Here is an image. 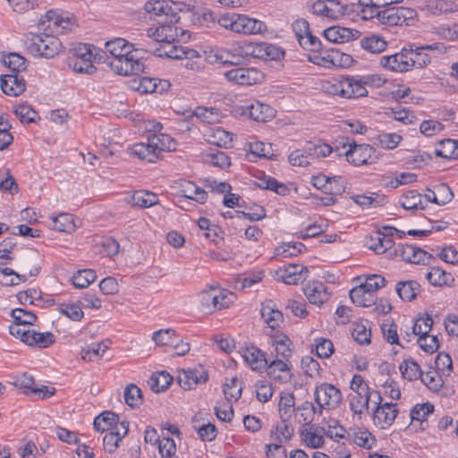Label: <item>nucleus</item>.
I'll list each match as a JSON object with an SVG mask.
<instances>
[{"instance_id":"1","label":"nucleus","mask_w":458,"mask_h":458,"mask_svg":"<svg viewBox=\"0 0 458 458\" xmlns=\"http://www.w3.org/2000/svg\"><path fill=\"white\" fill-rule=\"evenodd\" d=\"M105 49L112 55L109 64L118 74L130 76L144 71L141 49L134 48V45L124 38H116L106 41Z\"/></svg>"},{"instance_id":"2","label":"nucleus","mask_w":458,"mask_h":458,"mask_svg":"<svg viewBox=\"0 0 458 458\" xmlns=\"http://www.w3.org/2000/svg\"><path fill=\"white\" fill-rule=\"evenodd\" d=\"M176 148L175 140L166 133L148 134L147 142H139L130 148L131 156L140 160L154 163L159 159L163 152Z\"/></svg>"},{"instance_id":"3","label":"nucleus","mask_w":458,"mask_h":458,"mask_svg":"<svg viewBox=\"0 0 458 458\" xmlns=\"http://www.w3.org/2000/svg\"><path fill=\"white\" fill-rule=\"evenodd\" d=\"M323 90L344 98H358L368 94L365 82L352 76H342L323 84Z\"/></svg>"},{"instance_id":"4","label":"nucleus","mask_w":458,"mask_h":458,"mask_svg":"<svg viewBox=\"0 0 458 458\" xmlns=\"http://www.w3.org/2000/svg\"><path fill=\"white\" fill-rule=\"evenodd\" d=\"M25 44L29 53L33 56L45 58L55 57L63 48L58 38L46 33L30 34L27 37Z\"/></svg>"},{"instance_id":"5","label":"nucleus","mask_w":458,"mask_h":458,"mask_svg":"<svg viewBox=\"0 0 458 458\" xmlns=\"http://www.w3.org/2000/svg\"><path fill=\"white\" fill-rule=\"evenodd\" d=\"M95 48L92 45L79 44L73 48L70 49L71 56H69L68 65L75 72L92 74L96 72V67L93 61L96 56L93 55L92 50Z\"/></svg>"},{"instance_id":"6","label":"nucleus","mask_w":458,"mask_h":458,"mask_svg":"<svg viewBox=\"0 0 458 458\" xmlns=\"http://www.w3.org/2000/svg\"><path fill=\"white\" fill-rule=\"evenodd\" d=\"M372 420L377 428L386 429L393 425L399 412L397 403H383L380 393L374 394Z\"/></svg>"},{"instance_id":"7","label":"nucleus","mask_w":458,"mask_h":458,"mask_svg":"<svg viewBox=\"0 0 458 458\" xmlns=\"http://www.w3.org/2000/svg\"><path fill=\"white\" fill-rule=\"evenodd\" d=\"M343 148H346V160L355 166L372 164L377 158L375 148L369 144H357L354 140H347L343 143Z\"/></svg>"},{"instance_id":"8","label":"nucleus","mask_w":458,"mask_h":458,"mask_svg":"<svg viewBox=\"0 0 458 458\" xmlns=\"http://www.w3.org/2000/svg\"><path fill=\"white\" fill-rule=\"evenodd\" d=\"M200 303L207 312L228 308L233 302V293L225 289L210 288L200 293Z\"/></svg>"},{"instance_id":"9","label":"nucleus","mask_w":458,"mask_h":458,"mask_svg":"<svg viewBox=\"0 0 458 458\" xmlns=\"http://www.w3.org/2000/svg\"><path fill=\"white\" fill-rule=\"evenodd\" d=\"M315 402L318 405V413L324 409L334 410L337 408L343 400V395L336 386L328 383L317 386L314 391Z\"/></svg>"},{"instance_id":"10","label":"nucleus","mask_w":458,"mask_h":458,"mask_svg":"<svg viewBox=\"0 0 458 458\" xmlns=\"http://www.w3.org/2000/svg\"><path fill=\"white\" fill-rule=\"evenodd\" d=\"M247 47L248 42L230 48H216L213 50V57L219 64L238 66L242 64L250 55L246 51Z\"/></svg>"},{"instance_id":"11","label":"nucleus","mask_w":458,"mask_h":458,"mask_svg":"<svg viewBox=\"0 0 458 458\" xmlns=\"http://www.w3.org/2000/svg\"><path fill=\"white\" fill-rule=\"evenodd\" d=\"M249 56L265 61H277L284 56V50L268 42H248Z\"/></svg>"},{"instance_id":"12","label":"nucleus","mask_w":458,"mask_h":458,"mask_svg":"<svg viewBox=\"0 0 458 458\" xmlns=\"http://www.w3.org/2000/svg\"><path fill=\"white\" fill-rule=\"evenodd\" d=\"M173 18L175 22L171 19L170 22L159 21L157 27H150L148 30V36L158 43L177 41L179 30L182 33V30L176 25L178 18H176L175 15H174Z\"/></svg>"},{"instance_id":"13","label":"nucleus","mask_w":458,"mask_h":458,"mask_svg":"<svg viewBox=\"0 0 458 458\" xmlns=\"http://www.w3.org/2000/svg\"><path fill=\"white\" fill-rule=\"evenodd\" d=\"M225 77L239 85H252L260 82L264 75L255 68L237 67L225 72Z\"/></svg>"},{"instance_id":"14","label":"nucleus","mask_w":458,"mask_h":458,"mask_svg":"<svg viewBox=\"0 0 458 458\" xmlns=\"http://www.w3.org/2000/svg\"><path fill=\"white\" fill-rule=\"evenodd\" d=\"M412 10L399 7V6H387L385 9H381L379 14V22L388 26H402L408 24V14H411Z\"/></svg>"},{"instance_id":"15","label":"nucleus","mask_w":458,"mask_h":458,"mask_svg":"<svg viewBox=\"0 0 458 458\" xmlns=\"http://www.w3.org/2000/svg\"><path fill=\"white\" fill-rule=\"evenodd\" d=\"M376 393L379 392L370 388L353 392V394L349 396V406L351 411L356 415H362L365 411L369 410V403L371 402L373 404V399H375L374 394Z\"/></svg>"},{"instance_id":"16","label":"nucleus","mask_w":458,"mask_h":458,"mask_svg":"<svg viewBox=\"0 0 458 458\" xmlns=\"http://www.w3.org/2000/svg\"><path fill=\"white\" fill-rule=\"evenodd\" d=\"M302 290L308 301L314 305L321 306L330 298L327 286L321 281H308Z\"/></svg>"},{"instance_id":"17","label":"nucleus","mask_w":458,"mask_h":458,"mask_svg":"<svg viewBox=\"0 0 458 458\" xmlns=\"http://www.w3.org/2000/svg\"><path fill=\"white\" fill-rule=\"evenodd\" d=\"M277 276L286 284H297L307 278L309 270L307 267L290 263L277 270Z\"/></svg>"},{"instance_id":"18","label":"nucleus","mask_w":458,"mask_h":458,"mask_svg":"<svg viewBox=\"0 0 458 458\" xmlns=\"http://www.w3.org/2000/svg\"><path fill=\"white\" fill-rule=\"evenodd\" d=\"M0 86L5 95L17 97L25 91L26 81L19 73H6L1 76Z\"/></svg>"},{"instance_id":"19","label":"nucleus","mask_w":458,"mask_h":458,"mask_svg":"<svg viewBox=\"0 0 458 458\" xmlns=\"http://www.w3.org/2000/svg\"><path fill=\"white\" fill-rule=\"evenodd\" d=\"M208 374L203 368L182 369L178 375V383L185 390H191L199 384L206 383Z\"/></svg>"},{"instance_id":"20","label":"nucleus","mask_w":458,"mask_h":458,"mask_svg":"<svg viewBox=\"0 0 458 458\" xmlns=\"http://www.w3.org/2000/svg\"><path fill=\"white\" fill-rule=\"evenodd\" d=\"M323 35L328 42L342 44L357 39L360 36V32L346 27L332 26L326 29Z\"/></svg>"},{"instance_id":"21","label":"nucleus","mask_w":458,"mask_h":458,"mask_svg":"<svg viewBox=\"0 0 458 458\" xmlns=\"http://www.w3.org/2000/svg\"><path fill=\"white\" fill-rule=\"evenodd\" d=\"M437 48V44L416 47L414 49L412 48V47L407 48V57L409 61L410 70L413 68H422L429 64L431 58L428 55V54L426 53V50H434Z\"/></svg>"},{"instance_id":"22","label":"nucleus","mask_w":458,"mask_h":458,"mask_svg":"<svg viewBox=\"0 0 458 458\" xmlns=\"http://www.w3.org/2000/svg\"><path fill=\"white\" fill-rule=\"evenodd\" d=\"M267 360V367L265 368L267 375L276 381H286L292 367L290 360L280 358L272 359V357H268Z\"/></svg>"},{"instance_id":"23","label":"nucleus","mask_w":458,"mask_h":458,"mask_svg":"<svg viewBox=\"0 0 458 458\" xmlns=\"http://www.w3.org/2000/svg\"><path fill=\"white\" fill-rule=\"evenodd\" d=\"M129 432V422L123 420L119 423V427L116 426L114 430L106 433L103 438V445L106 452L114 454L118 446L119 443Z\"/></svg>"},{"instance_id":"24","label":"nucleus","mask_w":458,"mask_h":458,"mask_svg":"<svg viewBox=\"0 0 458 458\" xmlns=\"http://www.w3.org/2000/svg\"><path fill=\"white\" fill-rule=\"evenodd\" d=\"M324 433L325 427L312 424L303 426L301 431V437L306 446L315 449L323 446L325 443Z\"/></svg>"},{"instance_id":"25","label":"nucleus","mask_w":458,"mask_h":458,"mask_svg":"<svg viewBox=\"0 0 458 458\" xmlns=\"http://www.w3.org/2000/svg\"><path fill=\"white\" fill-rule=\"evenodd\" d=\"M340 51L335 48H327L326 46L323 47V50H318L314 55L309 56V60L320 66L330 68L332 66H337L341 64V59H339Z\"/></svg>"},{"instance_id":"26","label":"nucleus","mask_w":458,"mask_h":458,"mask_svg":"<svg viewBox=\"0 0 458 458\" xmlns=\"http://www.w3.org/2000/svg\"><path fill=\"white\" fill-rule=\"evenodd\" d=\"M340 51L335 48H327L326 46L323 47V50H318L314 55L309 56V60L320 66L330 68L332 66H337L341 64V59H339Z\"/></svg>"},{"instance_id":"27","label":"nucleus","mask_w":458,"mask_h":458,"mask_svg":"<svg viewBox=\"0 0 458 458\" xmlns=\"http://www.w3.org/2000/svg\"><path fill=\"white\" fill-rule=\"evenodd\" d=\"M380 64L393 72H408L410 71L409 61L407 57V48L403 47L400 53L394 55L382 56Z\"/></svg>"},{"instance_id":"28","label":"nucleus","mask_w":458,"mask_h":458,"mask_svg":"<svg viewBox=\"0 0 458 458\" xmlns=\"http://www.w3.org/2000/svg\"><path fill=\"white\" fill-rule=\"evenodd\" d=\"M267 30V25L264 21L250 18L245 14H238L237 31L245 35L262 34Z\"/></svg>"},{"instance_id":"29","label":"nucleus","mask_w":458,"mask_h":458,"mask_svg":"<svg viewBox=\"0 0 458 458\" xmlns=\"http://www.w3.org/2000/svg\"><path fill=\"white\" fill-rule=\"evenodd\" d=\"M310 9L316 15L336 19L340 14L341 6L336 0H316L310 4Z\"/></svg>"},{"instance_id":"30","label":"nucleus","mask_w":458,"mask_h":458,"mask_svg":"<svg viewBox=\"0 0 458 458\" xmlns=\"http://www.w3.org/2000/svg\"><path fill=\"white\" fill-rule=\"evenodd\" d=\"M270 339L271 344L275 348L276 358L289 360L292 357V341L286 335L276 332L270 335Z\"/></svg>"},{"instance_id":"31","label":"nucleus","mask_w":458,"mask_h":458,"mask_svg":"<svg viewBox=\"0 0 458 458\" xmlns=\"http://www.w3.org/2000/svg\"><path fill=\"white\" fill-rule=\"evenodd\" d=\"M242 357L253 370L260 371L267 367L268 357L256 346L247 347L243 351Z\"/></svg>"},{"instance_id":"32","label":"nucleus","mask_w":458,"mask_h":458,"mask_svg":"<svg viewBox=\"0 0 458 458\" xmlns=\"http://www.w3.org/2000/svg\"><path fill=\"white\" fill-rule=\"evenodd\" d=\"M294 428L290 420L281 419L270 430V438L272 441L284 444L290 441L293 436Z\"/></svg>"},{"instance_id":"33","label":"nucleus","mask_w":458,"mask_h":458,"mask_svg":"<svg viewBox=\"0 0 458 458\" xmlns=\"http://www.w3.org/2000/svg\"><path fill=\"white\" fill-rule=\"evenodd\" d=\"M347 437V441L366 449L372 448L376 443L374 436L365 428H351Z\"/></svg>"},{"instance_id":"34","label":"nucleus","mask_w":458,"mask_h":458,"mask_svg":"<svg viewBox=\"0 0 458 458\" xmlns=\"http://www.w3.org/2000/svg\"><path fill=\"white\" fill-rule=\"evenodd\" d=\"M243 113L257 122H267L268 119L274 117V109L268 105L262 104L259 101L247 106Z\"/></svg>"},{"instance_id":"35","label":"nucleus","mask_w":458,"mask_h":458,"mask_svg":"<svg viewBox=\"0 0 458 458\" xmlns=\"http://www.w3.org/2000/svg\"><path fill=\"white\" fill-rule=\"evenodd\" d=\"M261 317L265 323L272 329L277 328L284 321L283 313L275 308L271 301L262 304L260 310Z\"/></svg>"},{"instance_id":"36","label":"nucleus","mask_w":458,"mask_h":458,"mask_svg":"<svg viewBox=\"0 0 458 458\" xmlns=\"http://www.w3.org/2000/svg\"><path fill=\"white\" fill-rule=\"evenodd\" d=\"M192 117H196L203 123L215 124L221 121L223 115L219 109L215 107L197 106L191 113Z\"/></svg>"},{"instance_id":"37","label":"nucleus","mask_w":458,"mask_h":458,"mask_svg":"<svg viewBox=\"0 0 458 458\" xmlns=\"http://www.w3.org/2000/svg\"><path fill=\"white\" fill-rule=\"evenodd\" d=\"M132 207H137L140 208H148L157 205L159 203L158 196L149 191H136L131 197V201Z\"/></svg>"},{"instance_id":"38","label":"nucleus","mask_w":458,"mask_h":458,"mask_svg":"<svg viewBox=\"0 0 458 458\" xmlns=\"http://www.w3.org/2000/svg\"><path fill=\"white\" fill-rule=\"evenodd\" d=\"M425 6L432 15L454 13L458 10L456 3L452 0H428Z\"/></svg>"},{"instance_id":"39","label":"nucleus","mask_w":458,"mask_h":458,"mask_svg":"<svg viewBox=\"0 0 458 458\" xmlns=\"http://www.w3.org/2000/svg\"><path fill=\"white\" fill-rule=\"evenodd\" d=\"M210 144L220 148H228L232 145L233 135L221 127L210 128L206 134Z\"/></svg>"},{"instance_id":"40","label":"nucleus","mask_w":458,"mask_h":458,"mask_svg":"<svg viewBox=\"0 0 458 458\" xmlns=\"http://www.w3.org/2000/svg\"><path fill=\"white\" fill-rule=\"evenodd\" d=\"M368 247L377 254L391 250L394 243L392 238H385L380 232H374L367 241Z\"/></svg>"},{"instance_id":"41","label":"nucleus","mask_w":458,"mask_h":458,"mask_svg":"<svg viewBox=\"0 0 458 458\" xmlns=\"http://www.w3.org/2000/svg\"><path fill=\"white\" fill-rule=\"evenodd\" d=\"M350 299L354 304L362 307H370L375 303V294L369 292L363 284L350 291Z\"/></svg>"},{"instance_id":"42","label":"nucleus","mask_w":458,"mask_h":458,"mask_svg":"<svg viewBox=\"0 0 458 458\" xmlns=\"http://www.w3.org/2000/svg\"><path fill=\"white\" fill-rule=\"evenodd\" d=\"M395 291L403 301H411L420 292V284L413 280L399 282L396 284Z\"/></svg>"},{"instance_id":"43","label":"nucleus","mask_w":458,"mask_h":458,"mask_svg":"<svg viewBox=\"0 0 458 458\" xmlns=\"http://www.w3.org/2000/svg\"><path fill=\"white\" fill-rule=\"evenodd\" d=\"M49 225L54 230L69 233L76 229L73 216L69 213H61L56 216H52Z\"/></svg>"},{"instance_id":"44","label":"nucleus","mask_w":458,"mask_h":458,"mask_svg":"<svg viewBox=\"0 0 458 458\" xmlns=\"http://www.w3.org/2000/svg\"><path fill=\"white\" fill-rule=\"evenodd\" d=\"M360 45L369 53L379 54L386 49L387 43L382 36L370 34L362 38L360 41Z\"/></svg>"},{"instance_id":"45","label":"nucleus","mask_w":458,"mask_h":458,"mask_svg":"<svg viewBox=\"0 0 458 458\" xmlns=\"http://www.w3.org/2000/svg\"><path fill=\"white\" fill-rule=\"evenodd\" d=\"M435 153L437 157L445 159H458V140L453 139L440 140Z\"/></svg>"},{"instance_id":"46","label":"nucleus","mask_w":458,"mask_h":458,"mask_svg":"<svg viewBox=\"0 0 458 458\" xmlns=\"http://www.w3.org/2000/svg\"><path fill=\"white\" fill-rule=\"evenodd\" d=\"M429 284L434 286H451L454 282V276L439 267H432L426 275Z\"/></svg>"},{"instance_id":"47","label":"nucleus","mask_w":458,"mask_h":458,"mask_svg":"<svg viewBox=\"0 0 458 458\" xmlns=\"http://www.w3.org/2000/svg\"><path fill=\"white\" fill-rule=\"evenodd\" d=\"M55 342V336L51 332L39 333L34 329L30 330L27 344L40 349L47 348Z\"/></svg>"},{"instance_id":"48","label":"nucleus","mask_w":458,"mask_h":458,"mask_svg":"<svg viewBox=\"0 0 458 458\" xmlns=\"http://www.w3.org/2000/svg\"><path fill=\"white\" fill-rule=\"evenodd\" d=\"M400 205L407 210H423L426 205L422 200V195L416 191H409L400 199Z\"/></svg>"},{"instance_id":"49","label":"nucleus","mask_w":458,"mask_h":458,"mask_svg":"<svg viewBox=\"0 0 458 458\" xmlns=\"http://www.w3.org/2000/svg\"><path fill=\"white\" fill-rule=\"evenodd\" d=\"M295 398L292 392H281L278 403L281 419L290 420L295 411Z\"/></svg>"},{"instance_id":"50","label":"nucleus","mask_w":458,"mask_h":458,"mask_svg":"<svg viewBox=\"0 0 458 458\" xmlns=\"http://www.w3.org/2000/svg\"><path fill=\"white\" fill-rule=\"evenodd\" d=\"M119 423V417L112 411H104L94 420L93 426L97 431L104 432L108 430L114 425Z\"/></svg>"},{"instance_id":"51","label":"nucleus","mask_w":458,"mask_h":458,"mask_svg":"<svg viewBox=\"0 0 458 458\" xmlns=\"http://www.w3.org/2000/svg\"><path fill=\"white\" fill-rule=\"evenodd\" d=\"M173 382V377L166 371H157L152 374L149 385L156 393L165 391Z\"/></svg>"},{"instance_id":"52","label":"nucleus","mask_w":458,"mask_h":458,"mask_svg":"<svg viewBox=\"0 0 458 458\" xmlns=\"http://www.w3.org/2000/svg\"><path fill=\"white\" fill-rule=\"evenodd\" d=\"M182 197L204 204L208 199V192L194 182H189L182 190Z\"/></svg>"},{"instance_id":"53","label":"nucleus","mask_w":458,"mask_h":458,"mask_svg":"<svg viewBox=\"0 0 458 458\" xmlns=\"http://www.w3.org/2000/svg\"><path fill=\"white\" fill-rule=\"evenodd\" d=\"M4 64L8 68L9 72L8 73H19L21 74V72H24L26 70V59L16 54V53H10L7 55L4 56L3 59Z\"/></svg>"},{"instance_id":"54","label":"nucleus","mask_w":458,"mask_h":458,"mask_svg":"<svg viewBox=\"0 0 458 458\" xmlns=\"http://www.w3.org/2000/svg\"><path fill=\"white\" fill-rule=\"evenodd\" d=\"M399 369L403 377L409 381L417 380L422 373L420 365L411 359L401 362Z\"/></svg>"},{"instance_id":"55","label":"nucleus","mask_w":458,"mask_h":458,"mask_svg":"<svg viewBox=\"0 0 458 458\" xmlns=\"http://www.w3.org/2000/svg\"><path fill=\"white\" fill-rule=\"evenodd\" d=\"M97 279L96 271L93 269L78 270L72 276V282L74 287L84 289Z\"/></svg>"},{"instance_id":"56","label":"nucleus","mask_w":458,"mask_h":458,"mask_svg":"<svg viewBox=\"0 0 458 458\" xmlns=\"http://www.w3.org/2000/svg\"><path fill=\"white\" fill-rule=\"evenodd\" d=\"M347 433L346 429L339 424L338 420H332L325 427L324 435L339 444L341 440L348 439Z\"/></svg>"},{"instance_id":"57","label":"nucleus","mask_w":458,"mask_h":458,"mask_svg":"<svg viewBox=\"0 0 458 458\" xmlns=\"http://www.w3.org/2000/svg\"><path fill=\"white\" fill-rule=\"evenodd\" d=\"M26 280L25 275H20L10 267L0 269V284L4 286L18 285Z\"/></svg>"},{"instance_id":"58","label":"nucleus","mask_w":458,"mask_h":458,"mask_svg":"<svg viewBox=\"0 0 458 458\" xmlns=\"http://www.w3.org/2000/svg\"><path fill=\"white\" fill-rule=\"evenodd\" d=\"M351 199L359 206H360L362 208H369L372 207H378L381 206L384 198L380 197L379 195L376 193H372L369 196L363 195V194H357L351 197Z\"/></svg>"},{"instance_id":"59","label":"nucleus","mask_w":458,"mask_h":458,"mask_svg":"<svg viewBox=\"0 0 458 458\" xmlns=\"http://www.w3.org/2000/svg\"><path fill=\"white\" fill-rule=\"evenodd\" d=\"M124 400L131 408L140 406L142 403L141 389L134 384H130L124 389Z\"/></svg>"},{"instance_id":"60","label":"nucleus","mask_w":458,"mask_h":458,"mask_svg":"<svg viewBox=\"0 0 458 458\" xmlns=\"http://www.w3.org/2000/svg\"><path fill=\"white\" fill-rule=\"evenodd\" d=\"M434 411V405L429 403L416 404L411 410L410 416L411 420H418L420 422L427 421L428 417Z\"/></svg>"},{"instance_id":"61","label":"nucleus","mask_w":458,"mask_h":458,"mask_svg":"<svg viewBox=\"0 0 458 458\" xmlns=\"http://www.w3.org/2000/svg\"><path fill=\"white\" fill-rule=\"evenodd\" d=\"M11 317L13 318V322L19 323L23 327L31 326L37 319V316L23 309H13L11 311Z\"/></svg>"},{"instance_id":"62","label":"nucleus","mask_w":458,"mask_h":458,"mask_svg":"<svg viewBox=\"0 0 458 458\" xmlns=\"http://www.w3.org/2000/svg\"><path fill=\"white\" fill-rule=\"evenodd\" d=\"M332 151V147L326 143L314 144L310 142L307 145V152L309 156H310L312 161L317 158L326 157L329 156Z\"/></svg>"},{"instance_id":"63","label":"nucleus","mask_w":458,"mask_h":458,"mask_svg":"<svg viewBox=\"0 0 458 458\" xmlns=\"http://www.w3.org/2000/svg\"><path fill=\"white\" fill-rule=\"evenodd\" d=\"M176 338L175 331L173 329H160L152 335V339L158 345H174Z\"/></svg>"},{"instance_id":"64","label":"nucleus","mask_w":458,"mask_h":458,"mask_svg":"<svg viewBox=\"0 0 458 458\" xmlns=\"http://www.w3.org/2000/svg\"><path fill=\"white\" fill-rule=\"evenodd\" d=\"M14 114L21 123H33L38 117V113L29 105L21 104L14 109Z\"/></svg>"}]
</instances>
